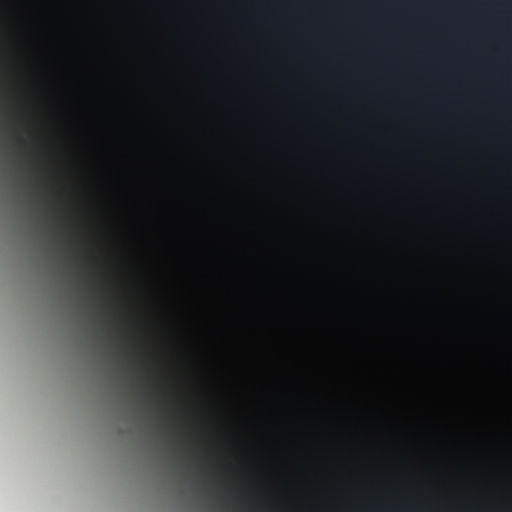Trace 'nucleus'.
<instances>
[{"mask_svg":"<svg viewBox=\"0 0 512 512\" xmlns=\"http://www.w3.org/2000/svg\"><path fill=\"white\" fill-rule=\"evenodd\" d=\"M245 512H254V511H253L252 509H248V510H247V511H245Z\"/></svg>","mask_w":512,"mask_h":512,"instance_id":"f03ea898","label":"nucleus"},{"mask_svg":"<svg viewBox=\"0 0 512 512\" xmlns=\"http://www.w3.org/2000/svg\"><path fill=\"white\" fill-rule=\"evenodd\" d=\"M194 468H195V469H199V468H200V465H194Z\"/></svg>","mask_w":512,"mask_h":512,"instance_id":"f257e3e1","label":"nucleus"}]
</instances>
